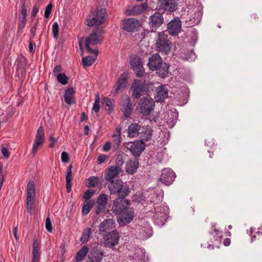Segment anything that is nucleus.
<instances>
[{"instance_id": "nucleus-7", "label": "nucleus", "mask_w": 262, "mask_h": 262, "mask_svg": "<svg viewBox=\"0 0 262 262\" xmlns=\"http://www.w3.org/2000/svg\"><path fill=\"white\" fill-rule=\"evenodd\" d=\"M130 68L137 77H142L145 73L141 59L136 54H132L129 57Z\"/></svg>"}, {"instance_id": "nucleus-10", "label": "nucleus", "mask_w": 262, "mask_h": 262, "mask_svg": "<svg viewBox=\"0 0 262 262\" xmlns=\"http://www.w3.org/2000/svg\"><path fill=\"white\" fill-rule=\"evenodd\" d=\"M139 106L141 113L143 115L148 116L155 108V101L148 96L140 99Z\"/></svg>"}, {"instance_id": "nucleus-3", "label": "nucleus", "mask_w": 262, "mask_h": 262, "mask_svg": "<svg viewBox=\"0 0 262 262\" xmlns=\"http://www.w3.org/2000/svg\"><path fill=\"white\" fill-rule=\"evenodd\" d=\"M107 14L105 8H96L86 19V25L89 27L98 26L104 23Z\"/></svg>"}, {"instance_id": "nucleus-5", "label": "nucleus", "mask_w": 262, "mask_h": 262, "mask_svg": "<svg viewBox=\"0 0 262 262\" xmlns=\"http://www.w3.org/2000/svg\"><path fill=\"white\" fill-rule=\"evenodd\" d=\"M155 48L156 50L163 55H167L171 51V42L168 39V36L163 32H159L156 39Z\"/></svg>"}, {"instance_id": "nucleus-52", "label": "nucleus", "mask_w": 262, "mask_h": 262, "mask_svg": "<svg viewBox=\"0 0 262 262\" xmlns=\"http://www.w3.org/2000/svg\"><path fill=\"white\" fill-rule=\"evenodd\" d=\"M52 8L53 5L52 4H48L46 7L45 11V17L46 18H48L50 16Z\"/></svg>"}, {"instance_id": "nucleus-35", "label": "nucleus", "mask_w": 262, "mask_h": 262, "mask_svg": "<svg viewBox=\"0 0 262 262\" xmlns=\"http://www.w3.org/2000/svg\"><path fill=\"white\" fill-rule=\"evenodd\" d=\"M132 257L134 262H141L145 258V252L141 248L136 249Z\"/></svg>"}, {"instance_id": "nucleus-30", "label": "nucleus", "mask_w": 262, "mask_h": 262, "mask_svg": "<svg viewBox=\"0 0 262 262\" xmlns=\"http://www.w3.org/2000/svg\"><path fill=\"white\" fill-rule=\"evenodd\" d=\"M168 97V90L166 86L162 85L157 89V94L155 96L157 102H162Z\"/></svg>"}, {"instance_id": "nucleus-12", "label": "nucleus", "mask_w": 262, "mask_h": 262, "mask_svg": "<svg viewBox=\"0 0 262 262\" xmlns=\"http://www.w3.org/2000/svg\"><path fill=\"white\" fill-rule=\"evenodd\" d=\"M45 142V129L42 126L40 125L35 135L34 141L33 144L32 154L35 156L39 148Z\"/></svg>"}, {"instance_id": "nucleus-40", "label": "nucleus", "mask_w": 262, "mask_h": 262, "mask_svg": "<svg viewBox=\"0 0 262 262\" xmlns=\"http://www.w3.org/2000/svg\"><path fill=\"white\" fill-rule=\"evenodd\" d=\"M94 206V201L90 200L86 204H84L82 207V214L83 215H87Z\"/></svg>"}, {"instance_id": "nucleus-28", "label": "nucleus", "mask_w": 262, "mask_h": 262, "mask_svg": "<svg viewBox=\"0 0 262 262\" xmlns=\"http://www.w3.org/2000/svg\"><path fill=\"white\" fill-rule=\"evenodd\" d=\"M139 166L138 159H128L125 165V171L129 174H133L136 171Z\"/></svg>"}, {"instance_id": "nucleus-60", "label": "nucleus", "mask_w": 262, "mask_h": 262, "mask_svg": "<svg viewBox=\"0 0 262 262\" xmlns=\"http://www.w3.org/2000/svg\"><path fill=\"white\" fill-rule=\"evenodd\" d=\"M1 151H2L3 156L4 157H5L6 158H8L10 157V152L7 149V148H6L4 147H2V149H1Z\"/></svg>"}, {"instance_id": "nucleus-22", "label": "nucleus", "mask_w": 262, "mask_h": 262, "mask_svg": "<svg viewBox=\"0 0 262 262\" xmlns=\"http://www.w3.org/2000/svg\"><path fill=\"white\" fill-rule=\"evenodd\" d=\"M162 60L161 57L158 53L152 54L148 59L147 66L152 71H156L161 67Z\"/></svg>"}, {"instance_id": "nucleus-43", "label": "nucleus", "mask_w": 262, "mask_h": 262, "mask_svg": "<svg viewBox=\"0 0 262 262\" xmlns=\"http://www.w3.org/2000/svg\"><path fill=\"white\" fill-rule=\"evenodd\" d=\"M169 66L166 62L162 63L161 67L159 68V73L163 77L168 75Z\"/></svg>"}, {"instance_id": "nucleus-21", "label": "nucleus", "mask_w": 262, "mask_h": 262, "mask_svg": "<svg viewBox=\"0 0 262 262\" xmlns=\"http://www.w3.org/2000/svg\"><path fill=\"white\" fill-rule=\"evenodd\" d=\"M104 252L100 248L94 247L90 251L88 258L89 262H101L103 258Z\"/></svg>"}, {"instance_id": "nucleus-24", "label": "nucleus", "mask_w": 262, "mask_h": 262, "mask_svg": "<svg viewBox=\"0 0 262 262\" xmlns=\"http://www.w3.org/2000/svg\"><path fill=\"white\" fill-rule=\"evenodd\" d=\"M158 190H154L151 189L149 191L147 196H145L147 203L154 204V205L158 204L161 202L163 196V192H158Z\"/></svg>"}, {"instance_id": "nucleus-14", "label": "nucleus", "mask_w": 262, "mask_h": 262, "mask_svg": "<svg viewBox=\"0 0 262 262\" xmlns=\"http://www.w3.org/2000/svg\"><path fill=\"white\" fill-rule=\"evenodd\" d=\"M120 236L117 230H113L107 233L104 237L105 246L112 248L118 244Z\"/></svg>"}, {"instance_id": "nucleus-42", "label": "nucleus", "mask_w": 262, "mask_h": 262, "mask_svg": "<svg viewBox=\"0 0 262 262\" xmlns=\"http://www.w3.org/2000/svg\"><path fill=\"white\" fill-rule=\"evenodd\" d=\"M215 224H214L212 225V228L213 230V231L211 232L210 234L214 236V241H220V239L223 237V233L221 231H220L215 228Z\"/></svg>"}, {"instance_id": "nucleus-51", "label": "nucleus", "mask_w": 262, "mask_h": 262, "mask_svg": "<svg viewBox=\"0 0 262 262\" xmlns=\"http://www.w3.org/2000/svg\"><path fill=\"white\" fill-rule=\"evenodd\" d=\"M32 247H33L32 255L38 254V243L37 239H33Z\"/></svg>"}, {"instance_id": "nucleus-50", "label": "nucleus", "mask_w": 262, "mask_h": 262, "mask_svg": "<svg viewBox=\"0 0 262 262\" xmlns=\"http://www.w3.org/2000/svg\"><path fill=\"white\" fill-rule=\"evenodd\" d=\"M49 140L50 142V144L49 145L50 148L54 147L58 141L57 139L54 137V135L53 134H50L49 137Z\"/></svg>"}, {"instance_id": "nucleus-13", "label": "nucleus", "mask_w": 262, "mask_h": 262, "mask_svg": "<svg viewBox=\"0 0 262 262\" xmlns=\"http://www.w3.org/2000/svg\"><path fill=\"white\" fill-rule=\"evenodd\" d=\"M129 204V200L125 198L118 197L113 202L112 211L115 214L119 215Z\"/></svg>"}, {"instance_id": "nucleus-49", "label": "nucleus", "mask_w": 262, "mask_h": 262, "mask_svg": "<svg viewBox=\"0 0 262 262\" xmlns=\"http://www.w3.org/2000/svg\"><path fill=\"white\" fill-rule=\"evenodd\" d=\"M91 234V229L90 228H87L84 229V231L83 232L82 237L81 238V240H83V241H87L89 238Z\"/></svg>"}, {"instance_id": "nucleus-59", "label": "nucleus", "mask_w": 262, "mask_h": 262, "mask_svg": "<svg viewBox=\"0 0 262 262\" xmlns=\"http://www.w3.org/2000/svg\"><path fill=\"white\" fill-rule=\"evenodd\" d=\"M155 212H157V213H166L167 209L166 207H157L155 208Z\"/></svg>"}, {"instance_id": "nucleus-18", "label": "nucleus", "mask_w": 262, "mask_h": 262, "mask_svg": "<svg viewBox=\"0 0 262 262\" xmlns=\"http://www.w3.org/2000/svg\"><path fill=\"white\" fill-rule=\"evenodd\" d=\"M176 178V174L170 168H164L162 170L160 178V181L166 185H169L172 183Z\"/></svg>"}, {"instance_id": "nucleus-1", "label": "nucleus", "mask_w": 262, "mask_h": 262, "mask_svg": "<svg viewBox=\"0 0 262 262\" xmlns=\"http://www.w3.org/2000/svg\"><path fill=\"white\" fill-rule=\"evenodd\" d=\"M107 188L111 194H117L118 197L125 198L130 192L127 185L120 179L108 182Z\"/></svg>"}, {"instance_id": "nucleus-47", "label": "nucleus", "mask_w": 262, "mask_h": 262, "mask_svg": "<svg viewBox=\"0 0 262 262\" xmlns=\"http://www.w3.org/2000/svg\"><path fill=\"white\" fill-rule=\"evenodd\" d=\"M100 97L98 94L95 95V100L93 104L92 110L97 113L100 111Z\"/></svg>"}, {"instance_id": "nucleus-48", "label": "nucleus", "mask_w": 262, "mask_h": 262, "mask_svg": "<svg viewBox=\"0 0 262 262\" xmlns=\"http://www.w3.org/2000/svg\"><path fill=\"white\" fill-rule=\"evenodd\" d=\"M95 190L92 189H88L85 191L83 195V199L85 200V201L89 200L94 194Z\"/></svg>"}, {"instance_id": "nucleus-11", "label": "nucleus", "mask_w": 262, "mask_h": 262, "mask_svg": "<svg viewBox=\"0 0 262 262\" xmlns=\"http://www.w3.org/2000/svg\"><path fill=\"white\" fill-rule=\"evenodd\" d=\"M135 216L134 209L128 206L117 217V222L119 225L124 226L130 223Z\"/></svg>"}, {"instance_id": "nucleus-44", "label": "nucleus", "mask_w": 262, "mask_h": 262, "mask_svg": "<svg viewBox=\"0 0 262 262\" xmlns=\"http://www.w3.org/2000/svg\"><path fill=\"white\" fill-rule=\"evenodd\" d=\"M56 77L58 81L62 85L68 83L69 77L64 73H58Z\"/></svg>"}, {"instance_id": "nucleus-34", "label": "nucleus", "mask_w": 262, "mask_h": 262, "mask_svg": "<svg viewBox=\"0 0 262 262\" xmlns=\"http://www.w3.org/2000/svg\"><path fill=\"white\" fill-rule=\"evenodd\" d=\"M114 100L111 98L104 97L102 99V103L105 109L108 111V114H110L114 108Z\"/></svg>"}, {"instance_id": "nucleus-62", "label": "nucleus", "mask_w": 262, "mask_h": 262, "mask_svg": "<svg viewBox=\"0 0 262 262\" xmlns=\"http://www.w3.org/2000/svg\"><path fill=\"white\" fill-rule=\"evenodd\" d=\"M151 32L149 29H143V32L140 34V38L141 39H144L147 35Z\"/></svg>"}, {"instance_id": "nucleus-36", "label": "nucleus", "mask_w": 262, "mask_h": 262, "mask_svg": "<svg viewBox=\"0 0 262 262\" xmlns=\"http://www.w3.org/2000/svg\"><path fill=\"white\" fill-rule=\"evenodd\" d=\"M16 68L21 70L22 72H26L27 65V59L24 56L19 57L17 59Z\"/></svg>"}, {"instance_id": "nucleus-31", "label": "nucleus", "mask_w": 262, "mask_h": 262, "mask_svg": "<svg viewBox=\"0 0 262 262\" xmlns=\"http://www.w3.org/2000/svg\"><path fill=\"white\" fill-rule=\"evenodd\" d=\"M141 127V126L138 123L130 124L127 128L128 137L134 138L139 136Z\"/></svg>"}, {"instance_id": "nucleus-15", "label": "nucleus", "mask_w": 262, "mask_h": 262, "mask_svg": "<svg viewBox=\"0 0 262 262\" xmlns=\"http://www.w3.org/2000/svg\"><path fill=\"white\" fill-rule=\"evenodd\" d=\"M157 7L159 10L172 12L178 9V4L174 0H158Z\"/></svg>"}, {"instance_id": "nucleus-63", "label": "nucleus", "mask_w": 262, "mask_h": 262, "mask_svg": "<svg viewBox=\"0 0 262 262\" xmlns=\"http://www.w3.org/2000/svg\"><path fill=\"white\" fill-rule=\"evenodd\" d=\"M38 11L39 8L36 5L34 6L31 13V17H35L36 14L38 12Z\"/></svg>"}, {"instance_id": "nucleus-20", "label": "nucleus", "mask_w": 262, "mask_h": 262, "mask_svg": "<svg viewBox=\"0 0 262 262\" xmlns=\"http://www.w3.org/2000/svg\"><path fill=\"white\" fill-rule=\"evenodd\" d=\"M108 200V196L104 193H101L98 196L96 200V209L95 211L97 214H100V213L104 212Z\"/></svg>"}, {"instance_id": "nucleus-55", "label": "nucleus", "mask_w": 262, "mask_h": 262, "mask_svg": "<svg viewBox=\"0 0 262 262\" xmlns=\"http://www.w3.org/2000/svg\"><path fill=\"white\" fill-rule=\"evenodd\" d=\"M38 25V23L37 21L34 25L31 27L30 29V33H31V38H34L35 36V32L37 28Z\"/></svg>"}, {"instance_id": "nucleus-45", "label": "nucleus", "mask_w": 262, "mask_h": 262, "mask_svg": "<svg viewBox=\"0 0 262 262\" xmlns=\"http://www.w3.org/2000/svg\"><path fill=\"white\" fill-rule=\"evenodd\" d=\"M112 137L113 142L112 147L114 150H117L119 148L120 145L121 137H119V136H112Z\"/></svg>"}, {"instance_id": "nucleus-6", "label": "nucleus", "mask_w": 262, "mask_h": 262, "mask_svg": "<svg viewBox=\"0 0 262 262\" xmlns=\"http://www.w3.org/2000/svg\"><path fill=\"white\" fill-rule=\"evenodd\" d=\"M35 198V189L33 180H30L27 186L26 209L27 212L32 214V208Z\"/></svg>"}, {"instance_id": "nucleus-58", "label": "nucleus", "mask_w": 262, "mask_h": 262, "mask_svg": "<svg viewBox=\"0 0 262 262\" xmlns=\"http://www.w3.org/2000/svg\"><path fill=\"white\" fill-rule=\"evenodd\" d=\"M61 159L63 163H67L69 160L68 154L66 151H62L61 155Z\"/></svg>"}, {"instance_id": "nucleus-4", "label": "nucleus", "mask_w": 262, "mask_h": 262, "mask_svg": "<svg viewBox=\"0 0 262 262\" xmlns=\"http://www.w3.org/2000/svg\"><path fill=\"white\" fill-rule=\"evenodd\" d=\"M132 97L134 99H139L144 94L149 92L148 83L145 80L134 79L130 86Z\"/></svg>"}, {"instance_id": "nucleus-57", "label": "nucleus", "mask_w": 262, "mask_h": 262, "mask_svg": "<svg viewBox=\"0 0 262 262\" xmlns=\"http://www.w3.org/2000/svg\"><path fill=\"white\" fill-rule=\"evenodd\" d=\"M109 157L104 154L99 155L97 157V160L99 164L103 163L106 159H108Z\"/></svg>"}, {"instance_id": "nucleus-29", "label": "nucleus", "mask_w": 262, "mask_h": 262, "mask_svg": "<svg viewBox=\"0 0 262 262\" xmlns=\"http://www.w3.org/2000/svg\"><path fill=\"white\" fill-rule=\"evenodd\" d=\"M147 8V4L144 3L140 5L134 6L127 10V13L129 15H138L143 13Z\"/></svg>"}, {"instance_id": "nucleus-64", "label": "nucleus", "mask_w": 262, "mask_h": 262, "mask_svg": "<svg viewBox=\"0 0 262 262\" xmlns=\"http://www.w3.org/2000/svg\"><path fill=\"white\" fill-rule=\"evenodd\" d=\"M111 147L110 142L108 141L103 146V150L105 151H108Z\"/></svg>"}, {"instance_id": "nucleus-39", "label": "nucleus", "mask_w": 262, "mask_h": 262, "mask_svg": "<svg viewBox=\"0 0 262 262\" xmlns=\"http://www.w3.org/2000/svg\"><path fill=\"white\" fill-rule=\"evenodd\" d=\"M89 249L87 246H83L78 252L76 256L77 261H81L84 259L88 252Z\"/></svg>"}, {"instance_id": "nucleus-26", "label": "nucleus", "mask_w": 262, "mask_h": 262, "mask_svg": "<svg viewBox=\"0 0 262 262\" xmlns=\"http://www.w3.org/2000/svg\"><path fill=\"white\" fill-rule=\"evenodd\" d=\"M115 221L113 219H107L104 220L99 225V231L100 233H105L111 232L110 230L115 227Z\"/></svg>"}, {"instance_id": "nucleus-8", "label": "nucleus", "mask_w": 262, "mask_h": 262, "mask_svg": "<svg viewBox=\"0 0 262 262\" xmlns=\"http://www.w3.org/2000/svg\"><path fill=\"white\" fill-rule=\"evenodd\" d=\"M124 146L135 158H137L139 157L144 150L145 144L142 140H137L134 142H126Z\"/></svg>"}, {"instance_id": "nucleus-46", "label": "nucleus", "mask_w": 262, "mask_h": 262, "mask_svg": "<svg viewBox=\"0 0 262 262\" xmlns=\"http://www.w3.org/2000/svg\"><path fill=\"white\" fill-rule=\"evenodd\" d=\"M59 25L57 22L55 21L52 25V33L55 39H57L59 36Z\"/></svg>"}, {"instance_id": "nucleus-33", "label": "nucleus", "mask_w": 262, "mask_h": 262, "mask_svg": "<svg viewBox=\"0 0 262 262\" xmlns=\"http://www.w3.org/2000/svg\"><path fill=\"white\" fill-rule=\"evenodd\" d=\"M72 165L70 164L67 169V172L66 177V189L68 193H69L72 190Z\"/></svg>"}, {"instance_id": "nucleus-53", "label": "nucleus", "mask_w": 262, "mask_h": 262, "mask_svg": "<svg viewBox=\"0 0 262 262\" xmlns=\"http://www.w3.org/2000/svg\"><path fill=\"white\" fill-rule=\"evenodd\" d=\"M27 21V18L21 17L18 26V31H21L25 27Z\"/></svg>"}, {"instance_id": "nucleus-38", "label": "nucleus", "mask_w": 262, "mask_h": 262, "mask_svg": "<svg viewBox=\"0 0 262 262\" xmlns=\"http://www.w3.org/2000/svg\"><path fill=\"white\" fill-rule=\"evenodd\" d=\"M166 213H157V212H155L153 217L157 224L163 225L166 221Z\"/></svg>"}, {"instance_id": "nucleus-23", "label": "nucleus", "mask_w": 262, "mask_h": 262, "mask_svg": "<svg viewBox=\"0 0 262 262\" xmlns=\"http://www.w3.org/2000/svg\"><path fill=\"white\" fill-rule=\"evenodd\" d=\"M121 171V168L119 166H110L105 172L104 179L107 182L115 180L114 179L117 177Z\"/></svg>"}, {"instance_id": "nucleus-17", "label": "nucleus", "mask_w": 262, "mask_h": 262, "mask_svg": "<svg viewBox=\"0 0 262 262\" xmlns=\"http://www.w3.org/2000/svg\"><path fill=\"white\" fill-rule=\"evenodd\" d=\"M127 77L128 73L127 72H123L121 74L113 88L114 95H117L119 92L123 91L126 87Z\"/></svg>"}, {"instance_id": "nucleus-32", "label": "nucleus", "mask_w": 262, "mask_h": 262, "mask_svg": "<svg viewBox=\"0 0 262 262\" xmlns=\"http://www.w3.org/2000/svg\"><path fill=\"white\" fill-rule=\"evenodd\" d=\"M75 93V91L73 87L69 88L65 91L64 98L65 102L69 104L75 103V101L73 100V96Z\"/></svg>"}, {"instance_id": "nucleus-54", "label": "nucleus", "mask_w": 262, "mask_h": 262, "mask_svg": "<svg viewBox=\"0 0 262 262\" xmlns=\"http://www.w3.org/2000/svg\"><path fill=\"white\" fill-rule=\"evenodd\" d=\"M46 228L47 230L49 232H52L53 228L51 220L49 217H48L46 220L45 223Z\"/></svg>"}, {"instance_id": "nucleus-16", "label": "nucleus", "mask_w": 262, "mask_h": 262, "mask_svg": "<svg viewBox=\"0 0 262 262\" xmlns=\"http://www.w3.org/2000/svg\"><path fill=\"white\" fill-rule=\"evenodd\" d=\"M182 23L180 19L175 18L167 24V31L171 36H177L181 32Z\"/></svg>"}, {"instance_id": "nucleus-56", "label": "nucleus", "mask_w": 262, "mask_h": 262, "mask_svg": "<svg viewBox=\"0 0 262 262\" xmlns=\"http://www.w3.org/2000/svg\"><path fill=\"white\" fill-rule=\"evenodd\" d=\"M124 163L123 156L122 155H118L116 158V166L121 167Z\"/></svg>"}, {"instance_id": "nucleus-25", "label": "nucleus", "mask_w": 262, "mask_h": 262, "mask_svg": "<svg viewBox=\"0 0 262 262\" xmlns=\"http://www.w3.org/2000/svg\"><path fill=\"white\" fill-rule=\"evenodd\" d=\"M133 104L130 98L127 97L122 103L121 110L124 116L126 118H129L133 112Z\"/></svg>"}, {"instance_id": "nucleus-27", "label": "nucleus", "mask_w": 262, "mask_h": 262, "mask_svg": "<svg viewBox=\"0 0 262 262\" xmlns=\"http://www.w3.org/2000/svg\"><path fill=\"white\" fill-rule=\"evenodd\" d=\"M152 132L153 130L150 126H141L138 136L140 139L139 140H142L143 142L149 141L151 138Z\"/></svg>"}, {"instance_id": "nucleus-37", "label": "nucleus", "mask_w": 262, "mask_h": 262, "mask_svg": "<svg viewBox=\"0 0 262 262\" xmlns=\"http://www.w3.org/2000/svg\"><path fill=\"white\" fill-rule=\"evenodd\" d=\"M100 183V179L98 177L91 176L87 180V183L85 185L88 187H95L98 186Z\"/></svg>"}, {"instance_id": "nucleus-19", "label": "nucleus", "mask_w": 262, "mask_h": 262, "mask_svg": "<svg viewBox=\"0 0 262 262\" xmlns=\"http://www.w3.org/2000/svg\"><path fill=\"white\" fill-rule=\"evenodd\" d=\"M123 29L127 32H134L137 30L140 26V22L138 20L129 18L123 20Z\"/></svg>"}, {"instance_id": "nucleus-61", "label": "nucleus", "mask_w": 262, "mask_h": 262, "mask_svg": "<svg viewBox=\"0 0 262 262\" xmlns=\"http://www.w3.org/2000/svg\"><path fill=\"white\" fill-rule=\"evenodd\" d=\"M62 71V68L60 65H56L53 69V73L54 75L57 76L60 72Z\"/></svg>"}, {"instance_id": "nucleus-2", "label": "nucleus", "mask_w": 262, "mask_h": 262, "mask_svg": "<svg viewBox=\"0 0 262 262\" xmlns=\"http://www.w3.org/2000/svg\"><path fill=\"white\" fill-rule=\"evenodd\" d=\"M103 32L102 28H95L92 33L88 36L85 40V48L86 50L89 53L93 54L96 56H98V48L92 49L90 46L96 45L99 43L98 37L103 34Z\"/></svg>"}, {"instance_id": "nucleus-9", "label": "nucleus", "mask_w": 262, "mask_h": 262, "mask_svg": "<svg viewBox=\"0 0 262 262\" xmlns=\"http://www.w3.org/2000/svg\"><path fill=\"white\" fill-rule=\"evenodd\" d=\"M164 22L163 13L155 12L148 18V26L151 32H156Z\"/></svg>"}, {"instance_id": "nucleus-41", "label": "nucleus", "mask_w": 262, "mask_h": 262, "mask_svg": "<svg viewBox=\"0 0 262 262\" xmlns=\"http://www.w3.org/2000/svg\"><path fill=\"white\" fill-rule=\"evenodd\" d=\"M97 57V56L95 55L94 57L91 56H87L86 57H83L82 64L83 66L90 67L92 66L95 62Z\"/></svg>"}]
</instances>
